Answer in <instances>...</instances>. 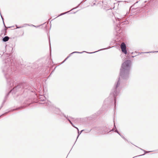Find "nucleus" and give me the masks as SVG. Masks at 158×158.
Returning <instances> with one entry per match:
<instances>
[{"instance_id":"1","label":"nucleus","mask_w":158,"mask_h":158,"mask_svg":"<svg viewBox=\"0 0 158 158\" xmlns=\"http://www.w3.org/2000/svg\"><path fill=\"white\" fill-rule=\"evenodd\" d=\"M5 64L2 69V72L6 78L8 85L10 87L14 86L13 80L11 78V75L13 73V68L14 63L12 59L8 58L4 60Z\"/></svg>"},{"instance_id":"2","label":"nucleus","mask_w":158,"mask_h":158,"mask_svg":"<svg viewBox=\"0 0 158 158\" xmlns=\"http://www.w3.org/2000/svg\"><path fill=\"white\" fill-rule=\"evenodd\" d=\"M131 66V61L130 60H127L122 64L120 69L121 78L124 80H127L129 78Z\"/></svg>"},{"instance_id":"3","label":"nucleus","mask_w":158,"mask_h":158,"mask_svg":"<svg viewBox=\"0 0 158 158\" xmlns=\"http://www.w3.org/2000/svg\"><path fill=\"white\" fill-rule=\"evenodd\" d=\"M121 87V80L119 78L115 82L113 88L112 89L109 98H111V100H114L116 103V97L120 92Z\"/></svg>"},{"instance_id":"4","label":"nucleus","mask_w":158,"mask_h":158,"mask_svg":"<svg viewBox=\"0 0 158 158\" xmlns=\"http://www.w3.org/2000/svg\"><path fill=\"white\" fill-rule=\"evenodd\" d=\"M100 134H103L109 132V129L107 127H98L97 129Z\"/></svg>"},{"instance_id":"5","label":"nucleus","mask_w":158,"mask_h":158,"mask_svg":"<svg viewBox=\"0 0 158 158\" xmlns=\"http://www.w3.org/2000/svg\"><path fill=\"white\" fill-rule=\"evenodd\" d=\"M121 48L122 52L125 54L127 53V51L126 49V46L124 42H122L121 45Z\"/></svg>"},{"instance_id":"6","label":"nucleus","mask_w":158,"mask_h":158,"mask_svg":"<svg viewBox=\"0 0 158 158\" xmlns=\"http://www.w3.org/2000/svg\"><path fill=\"white\" fill-rule=\"evenodd\" d=\"M22 87V85L21 84H19L17 85L16 86H15V87L13 88V89H11L10 91H9L8 93L6 95V97H7L9 93L11 92H13V91H16L18 89L21 88Z\"/></svg>"},{"instance_id":"7","label":"nucleus","mask_w":158,"mask_h":158,"mask_svg":"<svg viewBox=\"0 0 158 158\" xmlns=\"http://www.w3.org/2000/svg\"><path fill=\"white\" fill-rule=\"evenodd\" d=\"M62 114L64 116V117L66 118L68 120L69 122L71 124L72 126L73 127H75V126L74 125V124L72 122L70 121V119L67 117V116L65 115L64 114H61L60 115V116H62Z\"/></svg>"},{"instance_id":"8","label":"nucleus","mask_w":158,"mask_h":158,"mask_svg":"<svg viewBox=\"0 0 158 158\" xmlns=\"http://www.w3.org/2000/svg\"><path fill=\"white\" fill-rule=\"evenodd\" d=\"M23 108V107H18V108H16L15 109H13V110L10 111H13L15 110H17L20 109V108ZM9 112V111H8L7 112H6L5 113H4V114H2L0 116V117H1L2 116H3V115H5L6 114Z\"/></svg>"},{"instance_id":"9","label":"nucleus","mask_w":158,"mask_h":158,"mask_svg":"<svg viewBox=\"0 0 158 158\" xmlns=\"http://www.w3.org/2000/svg\"><path fill=\"white\" fill-rule=\"evenodd\" d=\"M80 4H79L78 6H77L76 7H75V8H73V9H72L71 10H70V11L73 10V9H75L77 8L80 5ZM70 11V10L69 11H67V12H65L64 13H62L60 14V15H58L57 17H58L59 16H61V15H64L65 14H66V13H68V12H69Z\"/></svg>"},{"instance_id":"10","label":"nucleus","mask_w":158,"mask_h":158,"mask_svg":"<svg viewBox=\"0 0 158 158\" xmlns=\"http://www.w3.org/2000/svg\"><path fill=\"white\" fill-rule=\"evenodd\" d=\"M9 39V37L7 36H6L3 38L2 40L3 41L6 42Z\"/></svg>"},{"instance_id":"11","label":"nucleus","mask_w":158,"mask_h":158,"mask_svg":"<svg viewBox=\"0 0 158 158\" xmlns=\"http://www.w3.org/2000/svg\"><path fill=\"white\" fill-rule=\"evenodd\" d=\"M53 109H54V112L56 113V114H59V113L60 112V110L58 108H53Z\"/></svg>"},{"instance_id":"12","label":"nucleus","mask_w":158,"mask_h":158,"mask_svg":"<svg viewBox=\"0 0 158 158\" xmlns=\"http://www.w3.org/2000/svg\"><path fill=\"white\" fill-rule=\"evenodd\" d=\"M40 100L42 101H44L45 99V98L44 96L41 95L40 98Z\"/></svg>"},{"instance_id":"13","label":"nucleus","mask_w":158,"mask_h":158,"mask_svg":"<svg viewBox=\"0 0 158 158\" xmlns=\"http://www.w3.org/2000/svg\"><path fill=\"white\" fill-rule=\"evenodd\" d=\"M82 53V52H73L72 53L70 54H69V55L68 56L69 57H70L71 55L73 54V53Z\"/></svg>"},{"instance_id":"14","label":"nucleus","mask_w":158,"mask_h":158,"mask_svg":"<svg viewBox=\"0 0 158 158\" xmlns=\"http://www.w3.org/2000/svg\"><path fill=\"white\" fill-rule=\"evenodd\" d=\"M116 129H117L116 128V127L115 125V123H114V126L113 128L110 131H109V132H110L111 131H114V130H115V131Z\"/></svg>"},{"instance_id":"15","label":"nucleus","mask_w":158,"mask_h":158,"mask_svg":"<svg viewBox=\"0 0 158 158\" xmlns=\"http://www.w3.org/2000/svg\"><path fill=\"white\" fill-rule=\"evenodd\" d=\"M141 150H142L144 152V153L143 154H142V155H139L138 156H143V155H144L145 153H148V152H148V151H146L145 150H143V149L141 148H140ZM149 152H150V151H149Z\"/></svg>"},{"instance_id":"16","label":"nucleus","mask_w":158,"mask_h":158,"mask_svg":"<svg viewBox=\"0 0 158 158\" xmlns=\"http://www.w3.org/2000/svg\"><path fill=\"white\" fill-rule=\"evenodd\" d=\"M108 48H103V49H101L99 50L98 51H95V52H91V53H95L96 52H97L98 51H100V50H104V49H107Z\"/></svg>"},{"instance_id":"17","label":"nucleus","mask_w":158,"mask_h":158,"mask_svg":"<svg viewBox=\"0 0 158 158\" xmlns=\"http://www.w3.org/2000/svg\"><path fill=\"white\" fill-rule=\"evenodd\" d=\"M84 131V130H82L80 132H79V131H78V135L77 136V139L78 137L81 134V132Z\"/></svg>"},{"instance_id":"18","label":"nucleus","mask_w":158,"mask_h":158,"mask_svg":"<svg viewBox=\"0 0 158 158\" xmlns=\"http://www.w3.org/2000/svg\"><path fill=\"white\" fill-rule=\"evenodd\" d=\"M114 131L116 133H117L120 136L121 135H122L119 133V132L118 131V130L117 129H116L115 131Z\"/></svg>"},{"instance_id":"19","label":"nucleus","mask_w":158,"mask_h":158,"mask_svg":"<svg viewBox=\"0 0 158 158\" xmlns=\"http://www.w3.org/2000/svg\"><path fill=\"white\" fill-rule=\"evenodd\" d=\"M117 19H118L119 23H120V22L121 21V19L117 17Z\"/></svg>"},{"instance_id":"20","label":"nucleus","mask_w":158,"mask_h":158,"mask_svg":"<svg viewBox=\"0 0 158 158\" xmlns=\"http://www.w3.org/2000/svg\"><path fill=\"white\" fill-rule=\"evenodd\" d=\"M124 140H127L122 135L120 136Z\"/></svg>"},{"instance_id":"21","label":"nucleus","mask_w":158,"mask_h":158,"mask_svg":"<svg viewBox=\"0 0 158 158\" xmlns=\"http://www.w3.org/2000/svg\"><path fill=\"white\" fill-rule=\"evenodd\" d=\"M11 27H5V31H6L7 30V28H10Z\"/></svg>"},{"instance_id":"22","label":"nucleus","mask_w":158,"mask_h":158,"mask_svg":"<svg viewBox=\"0 0 158 158\" xmlns=\"http://www.w3.org/2000/svg\"><path fill=\"white\" fill-rule=\"evenodd\" d=\"M16 27H17V28H21L23 27V26H21V27H18L17 26V25H16Z\"/></svg>"},{"instance_id":"23","label":"nucleus","mask_w":158,"mask_h":158,"mask_svg":"<svg viewBox=\"0 0 158 158\" xmlns=\"http://www.w3.org/2000/svg\"><path fill=\"white\" fill-rule=\"evenodd\" d=\"M5 102V101H4L3 102V103L2 104V106H1L0 107V110L1 109V108L3 106V104L4 103V102Z\"/></svg>"},{"instance_id":"24","label":"nucleus","mask_w":158,"mask_h":158,"mask_svg":"<svg viewBox=\"0 0 158 158\" xmlns=\"http://www.w3.org/2000/svg\"><path fill=\"white\" fill-rule=\"evenodd\" d=\"M155 52H158V51H155V52H153V53H154ZM149 52H146V53H149Z\"/></svg>"},{"instance_id":"25","label":"nucleus","mask_w":158,"mask_h":158,"mask_svg":"<svg viewBox=\"0 0 158 158\" xmlns=\"http://www.w3.org/2000/svg\"><path fill=\"white\" fill-rule=\"evenodd\" d=\"M32 26H33V27H39L40 26H35L34 25H32Z\"/></svg>"},{"instance_id":"26","label":"nucleus","mask_w":158,"mask_h":158,"mask_svg":"<svg viewBox=\"0 0 158 158\" xmlns=\"http://www.w3.org/2000/svg\"><path fill=\"white\" fill-rule=\"evenodd\" d=\"M0 15H1V18H2V21H4V19H3V17L2 16L1 13H0Z\"/></svg>"},{"instance_id":"27","label":"nucleus","mask_w":158,"mask_h":158,"mask_svg":"<svg viewBox=\"0 0 158 158\" xmlns=\"http://www.w3.org/2000/svg\"><path fill=\"white\" fill-rule=\"evenodd\" d=\"M3 25H4V26L5 27H6V26H5V23H4V21H3Z\"/></svg>"},{"instance_id":"28","label":"nucleus","mask_w":158,"mask_h":158,"mask_svg":"<svg viewBox=\"0 0 158 158\" xmlns=\"http://www.w3.org/2000/svg\"><path fill=\"white\" fill-rule=\"evenodd\" d=\"M119 26H120V24H117V27H118V28H119Z\"/></svg>"},{"instance_id":"29","label":"nucleus","mask_w":158,"mask_h":158,"mask_svg":"<svg viewBox=\"0 0 158 158\" xmlns=\"http://www.w3.org/2000/svg\"><path fill=\"white\" fill-rule=\"evenodd\" d=\"M10 49L11 50V51H12L13 50V48L12 47H9Z\"/></svg>"},{"instance_id":"30","label":"nucleus","mask_w":158,"mask_h":158,"mask_svg":"<svg viewBox=\"0 0 158 158\" xmlns=\"http://www.w3.org/2000/svg\"><path fill=\"white\" fill-rule=\"evenodd\" d=\"M69 118H70L71 119H73L74 120V121H75L76 120V119H74V118H73L72 117H69Z\"/></svg>"},{"instance_id":"31","label":"nucleus","mask_w":158,"mask_h":158,"mask_svg":"<svg viewBox=\"0 0 158 158\" xmlns=\"http://www.w3.org/2000/svg\"><path fill=\"white\" fill-rule=\"evenodd\" d=\"M74 127L76 128V129H77V130L78 131H79V129H78V128L77 127Z\"/></svg>"},{"instance_id":"32","label":"nucleus","mask_w":158,"mask_h":158,"mask_svg":"<svg viewBox=\"0 0 158 158\" xmlns=\"http://www.w3.org/2000/svg\"><path fill=\"white\" fill-rule=\"evenodd\" d=\"M91 129L89 131H88L87 132H90L91 131Z\"/></svg>"},{"instance_id":"33","label":"nucleus","mask_w":158,"mask_h":158,"mask_svg":"<svg viewBox=\"0 0 158 158\" xmlns=\"http://www.w3.org/2000/svg\"><path fill=\"white\" fill-rule=\"evenodd\" d=\"M69 58V57L68 56L66 58V59L67 60L68 58Z\"/></svg>"},{"instance_id":"34","label":"nucleus","mask_w":158,"mask_h":158,"mask_svg":"<svg viewBox=\"0 0 158 158\" xmlns=\"http://www.w3.org/2000/svg\"><path fill=\"white\" fill-rule=\"evenodd\" d=\"M49 44L50 45H51V43L50 42V40H49Z\"/></svg>"},{"instance_id":"35","label":"nucleus","mask_w":158,"mask_h":158,"mask_svg":"<svg viewBox=\"0 0 158 158\" xmlns=\"http://www.w3.org/2000/svg\"><path fill=\"white\" fill-rule=\"evenodd\" d=\"M66 60H67L65 59L64 60L65 61Z\"/></svg>"},{"instance_id":"36","label":"nucleus","mask_w":158,"mask_h":158,"mask_svg":"<svg viewBox=\"0 0 158 158\" xmlns=\"http://www.w3.org/2000/svg\"><path fill=\"white\" fill-rule=\"evenodd\" d=\"M66 60H67L65 59L64 60L65 61Z\"/></svg>"},{"instance_id":"37","label":"nucleus","mask_w":158,"mask_h":158,"mask_svg":"<svg viewBox=\"0 0 158 158\" xmlns=\"http://www.w3.org/2000/svg\"><path fill=\"white\" fill-rule=\"evenodd\" d=\"M65 61L64 60V61H63V63L64 62H65Z\"/></svg>"},{"instance_id":"38","label":"nucleus","mask_w":158,"mask_h":158,"mask_svg":"<svg viewBox=\"0 0 158 158\" xmlns=\"http://www.w3.org/2000/svg\"><path fill=\"white\" fill-rule=\"evenodd\" d=\"M138 2H136V3H138Z\"/></svg>"},{"instance_id":"39","label":"nucleus","mask_w":158,"mask_h":158,"mask_svg":"<svg viewBox=\"0 0 158 158\" xmlns=\"http://www.w3.org/2000/svg\"><path fill=\"white\" fill-rule=\"evenodd\" d=\"M94 5H95V3H94Z\"/></svg>"}]
</instances>
